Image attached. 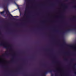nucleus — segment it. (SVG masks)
Instances as JSON below:
<instances>
[{"mask_svg": "<svg viewBox=\"0 0 76 76\" xmlns=\"http://www.w3.org/2000/svg\"><path fill=\"white\" fill-rule=\"evenodd\" d=\"M56 72L57 71L56 70H48L44 72L43 73L41 74V76H45V75L48 72Z\"/></svg>", "mask_w": 76, "mask_h": 76, "instance_id": "obj_1", "label": "nucleus"}, {"mask_svg": "<svg viewBox=\"0 0 76 76\" xmlns=\"http://www.w3.org/2000/svg\"><path fill=\"white\" fill-rule=\"evenodd\" d=\"M5 44H7V42H5V43H3V42H2L1 43H0V46H3L4 48H6V49H9V47L7 46V45H5Z\"/></svg>", "mask_w": 76, "mask_h": 76, "instance_id": "obj_2", "label": "nucleus"}, {"mask_svg": "<svg viewBox=\"0 0 76 76\" xmlns=\"http://www.w3.org/2000/svg\"><path fill=\"white\" fill-rule=\"evenodd\" d=\"M6 14H7V13H8V14H7V16H11V17H14V18H18V16H15L13 17V16H12V15L10 14V12L9 11V10H8V9L7 10H6Z\"/></svg>", "mask_w": 76, "mask_h": 76, "instance_id": "obj_3", "label": "nucleus"}, {"mask_svg": "<svg viewBox=\"0 0 76 76\" xmlns=\"http://www.w3.org/2000/svg\"><path fill=\"white\" fill-rule=\"evenodd\" d=\"M72 30H76V28H75L74 29H68L67 30H66L65 31L63 32V34H65V33H66V32H69L70 31H72Z\"/></svg>", "mask_w": 76, "mask_h": 76, "instance_id": "obj_4", "label": "nucleus"}, {"mask_svg": "<svg viewBox=\"0 0 76 76\" xmlns=\"http://www.w3.org/2000/svg\"><path fill=\"white\" fill-rule=\"evenodd\" d=\"M76 64L75 63L74 64V65L72 66V67H73V69L75 70H76ZM74 73H75V75H76V71H75L74 72Z\"/></svg>", "mask_w": 76, "mask_h": 76, "instance_id": "obj_5", "label": "nucleus"}, {"mask_svg": "<svg viewBox=\"0 0 76 76\" xmlns=\"http://www.w3.org/2000/svg\"><path fill=\"white\" fill-rule=\"evenodd\" d=\"M15 54H14L13 55V57L11 59V61L7 62V63H11V62H13L14 60V56H15Z\"/></svg>", "mask_w": 76, "mask_h": 76, "instance_id": "obj_6", "label": "nucleus"}, {"mask_svg": "<svg viewBox=\"0 0 76 76\" xmlns=\"http://www.w3.org/2000/svg\"><path fill=\"white\" fill-rule=\"evenodd\" d=\"M9 54L7 53V52H6L4 54H3L2 56V57H4L5 56H9Z\"/></svg>", "mask_w": 76, "mask_h": 76, "instance_id": "obj_7", "label": "nucleus"}, {"mask_svg": "<svg viewBox=\"0 0 76 76\" xmlns=\"http://www.w3.org/2000/svg\"><path fill=\"white\" fill-rule=\"evenodd\" d=\"M26 11H28V8H26V10L25 12V16H26Z\"/></svg>", "mask_w": 76, "mask_h": 76, "instance_id": "obj_8", "label": "nucleus"}, {"mask_svg": "<svg viewBox=\"0 0 76 76\" xmlns=\"http://www.w3.org/2000/svg\"><path fill=\"white\" fill-rule=\"evenodd\" d=\"M0 13L1 15H3V14H4V11L2 12H0Z\"/></svg>", "mask_w": 76, "mask_h": 76, "instance_id": "obj_9", "label": "nucleus"}, {"mask_svg": "<svg viewBox=\"0 0 76 76\" xmlns=\"http://www.w3.org/2000/svg\"><path fill=\"white\" fill-rule=\"evenodd\" d=\"M68 8V7L66 5L65 8L64 9V11H65V9L66 8L67 9V8Z\"/></svg>", "mask_w": 76, "mask_h": 76, "instance_id": "obj_10", "label": "nucleus"}, {"mask_svg": "<svg viewBox=\"0 0 76 76\" xmlns=\"http://www.w3.org/2000/svg\"><path fill=\"white\" fill-rule=\"evenodd\" d=\"M6 4L5 3L4 4L3 7L4 8H6Z\"/></svg>", "mask_w": 76, "mask_h": 76, "instance_id": "obj_11", "label": "nucleus"}, {"mask_svg": "<svg viewBox=\"0 0 76 76\" xmlns=\"http://www.w3.org/2000/svg\"><path fill=\"white\" fill-rule=\"evenodd\" d=\"M71 47L72 48H75V49H76V47H73V45H71Z\"/></svg>", "mask_w": 76, "mask_h": 76, "instance_id": "obj_12", "label": "nucleus"}, {"mask_svg": "<svg viewBox=\"0 0 76 76\" xmlns=\"http://www.w3.org/2000/svg\"><path fill=\"white\" fill-rule=\"evenodd\" d=\"M2 67H7V66H3V65H2Z\"/></svg>", "mask_w": 76, "mask_h": 76, "instance_id": "obj_13", "label": "nucleus"}, {"mask_svg": "<svg viewBox=\"0 0 76 76\" xmlns=\"http://www.w3.org/2000/svg\"><path fill=\"white\" fill-rule=\"evenodd\" d=\"M73 18L74 19H76V16H74L73 17Z\"/></svg>", "mask_w": 76, "mask_h": 76, "instance_id": "obj_14", "label": "nucleus"}, {"mask_svg": "<svg viewBox=\"0 0 76 76\" xmlns=\"http://www.w3.org/2000/svg\"><path fill=\"white\" fill-rule=\"evenodd\" d=\"M73 60H75V59H71V62H72V61H73Z\"/></svg>", "mask_w": 76, "mask_h": 76, "instance_id": "obj_15", "label": "nucleus"}, {"mask_svg": "<svg viewBox=\"0 0 76 76\" xmlns=\"http://www.w3.org/2000/svg\"><path fill=\"white\" fill-rule=\"evenodd\" d=\"M72 8H75V9H76V6H74V7H72Z\"/></svg>", "mask_w": 76, "mask_h": 76, "instance_id": "obj_16", "label": "nucleus"}, {"mask_svg": "<svg viewBox=\"0 0 76 76\" xmlns=\"http://www.w3.org/2000/svg\"><path fill=\"white\" fill-rule=\"evenodd\" d=\"M15 4L16 5V6H18V4H16V3L15 2Z\"/></svg>", "mask_w": 76, "mask_h": 76, "instance_id": "obj_17", "label": "nucleus"}, {"mask_svg": "<svg viewBox=\"0 0 76 76\" xmlns=\"http://www.w3.org/2000/svg\"><path fill=\"white\" fill-rule=\"evenodd\" d=\"M29 18V17L28 16H26V18Z\"/></svg>", "mask_w": 76, "mask_h": 76, "instance_id": "obj_18", "label": "nucleus"}, {"mask_svg": "<svg viewBox=\"0 0 76 76\" xmlns=\"http://www.w3.org/2000/svg\"><path fill=\"white\" fill-rule=\"evenodd\" d=\"M9 46H10V47L11 48V47H12V45H9Z\"/></svg>", "mask_w": 76, "mask_h": 76, "instance_id": "obj_19", "label": "nucleus"}, {"mask_svg": "<svg viewBox=\"0 0 76 76\" xmlns=\"http://www.w3.org/2000/svg\"><path fill=\"white\" fill-rule=\"evenodd\" d=\"M64 59H65V60H66V61H67V59L66 58H65Z\"/></svg>", "mask_w": 76, "mask_h": 76, "instance_id": "obj_20", "label": "nucleus"}, {"mask_svg": "<svg viewBox=\"0 0 76 76\" xmlns=\"http://www.w3.org/2000/svg\"><path fill=\"white\" fill-rule=\"evenodd\" d=\"M43 66H45V67H47V66H46V65H43Z\"/></svg>", "mask_w": 76, "mask_h": 76, "instance_id": "obj_21", "label": "nucleus"}, {"mask_svg": "<svg viewBox=\"0 0 76 76\" xmlns=\"http://www.w3.org/2000/svg\"><path fill=\"white\" fill-rule=\"evenodd\" d=\"M64 45H65L66 44V43H65V42H64Z\"/></svg>", "mask_w": 76, "mask_h": 76, "instance_id": "obj_22", "label": "nucleus"}, {"mask_svg": "<svg viewBox=\"0 0 76 76\" xmlns=\"http://www.w3.org/2000/svg\"><path fill=\"white\" fill-rule=\"evenodd\" d=\"M73 56H76V54H73Z\"/></svg>", "mask_w": 76, "mask_h": 76, "instance_id": "obj_23", "label": "nucleus"}, {"mask_svg": "<svg viewBox=\"0 0 76 76\" xmlns=\"http://www.w3.org/2000/svg\"><path fill=\"white\" fill-rule=\"evenodd\" d=\"M75 3V1H73L72 2H71V3Z\"/></svg>", "mask_w": 76, "mask_h": 76, "instance_id": "obj_24", "label": "nucleus"}, {"mask_svg": "<svg viewBox=\"0 0 76 76\" xmlns=\"http://www.w3.org/2000/svg\"><path fill=\"white\" fill-rule=\"evenodd\" d=\"M1 35V32H0V35Z\"/></svg>", "mask_w": 76, "mask_h": 76, "instance_id": "obj_25", "label": "nucleus"}, {"mask_svg": "<svg viewBox=\"0 0 76 76\" xmlns=\"http://www.w3.org/2000/svg\"><path fill=\"white\" fill-rule=\"evenodd\" d=\"M66 55H67V56H69V54H66Z\"/></svg>", "mask_w": 76, "mask_h": 76, "instance_id": "obj_26", "label": "nucleus"}, {"mask_svg": "<svg viewBox=\"0 0 76 76\" xmlns=\"http://www.w3.org/2000/svg\"><path fill=\"white\" fill-rule=\"evenodd\" d=\"M55 76H57V75H56V74H55Z\"/></svg>", "mask_w": 76, "mask_h": 76, "instance_id": "obj_27", "label": "nucleus"}, {"mask_svg": "<svg viewBox=\"0 0 76 76\" xmlns=\"http://www.w3.org/2000/svg\"><path fill=\"white\" fill-rule=\"evenodd\" d=\"M24 76H27V75H24Z\"/></svg>", "mask_w": 76, "mask_h": 76, "instance_id": "obj_28", "label": "nucleus"}, {"mask_svg": "<svg viewBox=\"0 0 76 76\" xmlns=\"http://www.w3.org/2000/svg\"><path fill=\"white\" fill-rule=\"evenodd\" d=\"M57 63H59V62L57 61Z\"/></svg>", "mask_w": 76, "mask_h": 76, "instance_id": "obj_29", "label": "nucleus"}, {"mask_svg": "<svg viewBox=\"0 0 76 76\" xmlns=\"http://www.w3.org/2000/svg\"><path fill=\"white\" fill-rule=\"evenodd\" d=\"M0 64H1V61H0Z\"/></svg>", "mask_w": 76, "mask_h": 76, "instance_id": "obj_30", "label": "nucleus"}, {"mask_svg": "<svg viewBox=\"0 0 76 76\" xmlns=\"http://www.w3.org/2000/svg\"><path fill=\"white\" fill-rule=\"evenodd\" d=\"M11 50H12V49L11 48Z\"/></svg>", "mask_w": 76, "mask_h": 76, "instance_id": "obj_31", "label": "nucleus"}, {"mask_svg": "<svg viewBox=\"0 0 76 76\" xmlns=\"http://www.w3.org/2000/svg\"><path fill=\"white\" fill-rule=\"evenodd\" d=\"M6 75L7 76V74H6Z\"/></svg>", "mask_w": 76, "mask_h": 76, "instance_id": "obj_32", "label": "nucleus"}, {"mask_svg": "<svg viewBox=\"0 0 76 76\" xmlns=\"http://www.w3.org/2000/svg\"><path fill=\"white\" fill-rule=\"evenodd\" d=\"M66 1H67V0H66Z\"/></svg>", "mask_w": 76, "mask_h": 76, "instance_id": "obj_33", "label": "nucleus"}, {"mask_svg": "<svg viewBox=\"0 0 76 76\" xmlns=\"http://www.w3.org/2000/svg\"><path fill=\"white\" fill-rule=\"evenodd\" d=\"M73 20V19H71V20Z\"/></svg>", "mask_w": 76, "mask_h": 76, "instance_id": "obj_34", "label": "nucleus"}, {"mask_svg": "<svg viewBox=\"0 0 76 76\" xmlns=\"http://www.w3.org/2000/svg\"><path fill=\"white\" fill-rule=\"evenodd\" d=\"M10 75H11V74H10Z\"/></svg>", "mask_w": 76, "mask_h": 76, "instance_id": "obj_35", "label": "nucleus"}, {"mask_svg": "<svg viewBox=\"0 0 76 76\" xmlns=\"http://www.w3.org/2000/svg\"><path fill=\"white\" fill-rule=\"evenodd\" d=\"M61 46H62V45H61Z\"/></svg>", "mask_w": 76, "mask_h": 76, "instance_id": "obj_36", "label": "nucleus"}]
</instances>
